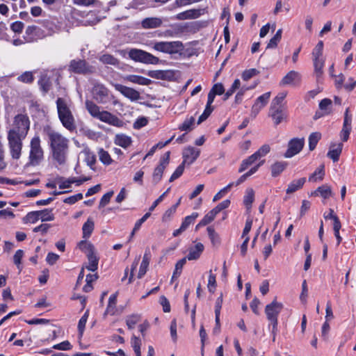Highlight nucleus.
<instances>
[{
	"mask_svg": "<svg viewBox=\"0 0 356 356\" xmlns=\"http://www.w3.org/2000/svg\"><path fill=\"white\" fill-rule=\"evenodd\" d=\"M43 134L47 138L53 159L59 165L65 164L68 154L69 140L50 126L43 128Z\"/></svg>",
	"mask_w": 356,
	"mask_h": 356,
	"instance_id": "obj_1",
	"label": "nucleus"
},
{
	"mask_svg": "<svg viewBox=\"0 0 356 356\" xmlns=\"http://www.w3.org/2000/svg\"><path fill=\"white\" fill-rule=\"evenodd\" d=\"M86 107L88 113L93 118H97L102 122L117 127H122L124 124L122 120L111 113L106 111H100V107L92 101L87 100L86 102Z\"/></svg>",
	"mask_w": 356,
	"mask_h": 356,
	"instance_id": "obj_2",
	"label": "nucleus"
},
{
	"mask_svg": "<svg viewBox=\"0 0 356 356\" xmlns=\"http://www.w3.org/2000/svg\"><path fill=\"white\" fill-rule=\"evenodd\" d=\"M56 108L58 118L62 125L69 131L76 129L75 119L70 108V104L67 99L58 97L56 100Z\"/></svg>",
	"mask_w": 356,
	"mask_h": 356,
	"instance_id": "obj_3",
	"label": "nucleus"
},
{
	"mask_svg": "<svg viewBox=\"0 0 356 356\" xmlns=\"http://www.w3.org/2000/svg\"><path fill=\"white\" fill-rule=\"evenodd\" d=\"M31 120L25 110L15 115L13 120L12 128L8 132L26 136L30 130Z\"/></svg>",
	"mask_w": 356,
	"mask_h": 356,
	"instance_id": "obj_4",
	"label": "nucleus"
},
{
	"mask_svg": "<svg viewBox=\"0 0 356 356\" xmlns=\"http://www.w3.org/2000/svg\"><path fill=\"white\" fill-rule=\"evenodd\" d=\"M127 54L129 58L145 64L156 65L159 63V58L152 54L142 49L132 48L122 51V54L125 56Z\"/></svg>",
	"mask_w": 356,
	"mask_h": 356,
	"instance_id": "obj_5",
	"label": "nucleus"
},
{
	"mask_svg": "<svg viewBox=\"0 0 356 356\" xmlns=\"http://www.w3.org/2000/svg\"><path fill=\"white\" fill-rule=\"evenodd\" d=\"M29 165L35 166L39 165L44 159V150L41 146V140L39 136H34L30 142Z\"/></svg>",
	"mask_w": 356,
	"mask_h": 356,
	"instance_id": "obj_6",
	"label": "nucleus"
},
{
	"mask_svg": "<svg viewBox=\"0 0 356 356\" xmlns=\"http://www.w3.org/2000/svg\"><path fill=\"white\" fill-rule=\"evenodd\" d=\"M149 45L155 51L168 54H177L184 49V45L180 41H152Z\"/></svg>",
	"mask_w": 356,
	"mask_h": 356,
	"instance_id": "obj_7",
	"label": "nucleus"
},
{
	"mask_svg": "<svg viewBox=\"0 0 356 356\" xmlns=\"http://www.w3.org/2000/svg\"><path fill=\"white\" fill-rule=\"evenodd\" d=\"M26 136L8 132V142L10 153L13 159H19L22 154L23 140Z\"/></svg>",
	"mask_w": 356,
	"mask_h": 356,
	"instance_id": "obj_8",
	"label": "nucleus"
},
{
	"mask_svg": "<svg viewBox=\"0 0 356 356\" xmlns=\"http://www.w3.org/2000/svg\"><path fill=\"white\" fill-rule=\"evenodd\" d=\"M283 309V304L278 302L274 300L272 302L267 305L265 307V314L267 319L270 322V325L273 327V332H275L278 324L277 317L279 314Z\"/></svg>",
	"mask_w": 356,
	"mask_h": 356,
	"instance_id": "obj_9",
	"label": "nucleus"
},
{
	"mask_svg": "<svg viewBox=\"0 0 356 356\" xmlns=\"http://www.w3.org/2000/svg\"><path fill=\"white\" fill-rule=\"evenodd\" d=\"M68 70L70 72L79 74H90L95 72V67L90 65L85 60L74 59L70 63Z\"/></svg>",
	"mask_w": 356,
	"mask_h": 356,
	"instance_id": "obj_10",
	"label": "nucleus"
},
{
	"mask_svg": "<svg viewBox=\"0 0 356 356\" xmlns=\"http://www.w3.org/2000/svg\"><path fill=\"white\" fill-rule=\"evenodd\" d=\"M170 152H166L160 159L159 164L154 168L152 182L157 184L162 179L163 172L170 162Z\"/></svg>",
	"mask_w": 356,
	"mask_h": 356,
	"instance_id": "obj_11",
	"label": "nucleus"
},
{
	"mask_svg": "<svg viewBox=\"0 0 356 356\" xmlns=\"http://www.w3.org/2000/svg\"><path fill=\"white\" fill-rule=\"evenodd\" d=\"M304 138H293L288 145V149L284 154L286 158H291L298 154L303 148Z\"/></svg>",
	"mask_w": 356,
	"mask_h": 356,
	"instance_id": "obj_12",
	"label": "nucleus"
},
{
	"mask_svg": "<svg viewBox=\"0 0 356 356\" xmlns=\"http://www.w3.org/2000/svg\"><path fill=\"white\" fill-rule=\"evenodd\" d=\"M92 93L99 103H105L108 99L109 90L104 85L96 83L92 89Z\"/></svg>",
	"mask_w": 356,
	"mask_h": 356,
	"instance_id": "obj_13",
	"label": "nucleus"
},
{
	"mask_svg": "<svg viewBox=\"0 0 356 356\" xmlns=\"http://www.w3.org/2000/svg\"><path fill=\"white\" fill-rule=\"evenodd\" d=\"M113 86L116 90L120 92L122 95L129 99L131 101H137L140 98L139 92L132 88H129L119 83H115L113 84Z\"/></svg>",
	"mask_w": 356,
	"mask_h": 356,
	"instance_id": "obj_14",
	"label": "nucleus"
},
{
	"mask_svg": "<svg viewBox=\"0 0 356 356\" xmlns=\"http://www.w3.org/2000/svg\"><path fill=\"white\" fill-rule=\"evenodd\" d=\"M207 12V8L190 9L177 14L175 19L177 20L196 19Z\"/></svg>",
	"mask_w": 356,
	"mask_h": 356,
	"instance_id": "obj_15",
	"label": "nucleus"
},
{
	"mask_svg": "<svg viewBox=\"0 0 356 356\" xmlns=\"http://www.w3.org/2000/svg\"><path fill=\"white\" fill-rule=\"evenodd\" d=\"M270 97V92H267L257 98L251 110V115L253 118H255L259 111L267 104Z\"/></svg>",
	"mask_w": 356,
	"mask_h": 356,
	"instance_id": "obj_16",
	"label": "nucleus"
},
{
	"mask_svg": "<svg viewBox=\"0 0 356 356\" xmlns=\"http://www.w3.org/2000/svg\"><path fill=\"white\" fill-rule=\"evenodd\" d=\"M200 150L192 146H188L184 149L182 156L184 164H192L200 156Z\"/></svg>",
	"mask_w": 356,
	"mask_h": 356,
	"instance_id": "obj_17",
	"label": "nucleus"
},
{
	"mask_svg": "<svg viewBox=\"0 0 356 356\" xmlns=\"http://www.w3.org/2000/svg\"><path fill=\"white\" fill-rule=\"evenodd\" d=\"M269 116L272 118L275 125H278L287 118L284 107L270 106Z\"/></svg>",
	"mask_w": 356,
	"mask_h": 356,
	"instance_id": "obj_18",
	"label": "nucleus"
},
{
	"mask_svg": "<svg viewBox=\"0 0 356 356\" xmlns=\"http://www.w3.org/2000/svg\"><path fill=\"white\" fill-rule=\"evenodd\" d=\"M204 247L202 243H197L194 246L190 247L188 248V254L186 257V259L191 260H197L200 258L201 254L204 251Z\"/></svg>",
	"mask_w": 356,
	"mask_h": 356,
	"instance_id": "obj_19",
	"label": "nucleus"
},
{
	"mask_svg": "<svg viewBox=\"0 0 356 356\" xmlns=\"http://www.w3.org/2000/svg\"><path fill=\"white\" fill-rule=\"evenodd\" d=\"M300 74L296 71H290L281 81V84L285 85H294L300 81Z\"/></svg>",
	"mask_w": 356,
	"mask_h": 356,
	"instance_id": "obj_20",
	"label": "nucleus"
},
{
	"mask_svg": "<svg viewBox=\"0 0 356 356\" xmlns=\"http://www.w3.org/2000/svg\"><path fill=\"white\" fill-rule=\"evenodd\" d=\"M163 21L159 17H147L142 22V26L144 29H156L160 27Z\"/></svg>",
	"mask_w": 356,
	"mask_h": 356,
	"instance_id": "obj_21",
	"label": "nucleus"
},
{
	"mask_svg": "<svg viewBox=\"0 0 356 356\" xmlns=\"http://www.w3.org/2000/svg\"><path fill=\"white\" fill-rule=\"evenodd\" d=\"M343 144H332L330 147V150L327 152V156L332 159L334 162H336L339 160V156L342 152Z\"/></svg>",
	"mask_w": 356,
	"mask_h": 356,
	"instance_id": "obj_22",
	"label": "nucleus"
},
{
	"mask_svg": "<svg viewBox=\"0 0 356 356\" xmlns=\"http://www.w3.org/2000/svg\"><path fill=\"white\" fill-rule=\"evenodd\" d=\"M150 258H151L150 252H149V250H146V251L144 254L143 261L141 262L138 275V277L139 279L142 278L146 273L149 264Z\"/></svg>",
	"mask_w": 356,
	"mask_h": 356,
	"instance_id": "obj_23",
	"label": "nucleus"
},
{
	"mask_svg": "<svg viewBox=\"0 0 356 356\" xmlns=\"http://www.w3.org/2000/svg\"><path fill=\"white\" fill-rule=\"evenodd\" d=\"M124 79L127 81L142 86H147L151 83V80L147 78L134 74L127 75Z\"/></svg>",
	"mask_w": 356,
	"mask_h": 356,
	"instance_id": "obj_24",
	"label": "nucleus"
},
{
	"mask_svg": "<svg viewBox=\"0 0 356 356\" xmlns=\"http://www.w3.org/2000/svg\"><path fill=\"white\" fill-rule=\"evenodd\" d=\"M306 181L305 177L292 181L286 190L287 194H291L301 188Z\"/></svg>",
	"mask_w": 356,
	"mask_h": 356,
	"instance_id": "obj_25",
	"label": "nucleus"
},
{
	"mask_svg": "<svg viewBox=\"0 0 356 356\" xmlns=\"http://www.w3.org/2000/svg\"><path fill=\"white\" fill-rule=\"evenodd\" d=\"M114 143L115 145L123 148H127L131 143V138L124 134H117L115 137Z\"/></svg>",
	"mask_w": 356,
	"mask_h": 356,
	"instance_id": "obj_26",
	"label": "nucleus"
},
{
	"mask_svg": "<svg viewBox=\"0 0 356 356\" xmlns=\"http://www.w3.org/2000/svg\"><path fill=\"white\" fill-rule=\"evenodd\" d=\"M264 161L259 162L255 166L252 168L249 171L241 175L236 182H233L234 184V186H237L242 184L243 182H244L248 177H249L258 170L259 168L264 163Z\"/></svg>",
	"mask_w": 356,
	"mask_h": 356,
	"instance_id": "obj_27",
	"label": "nucleus"
},
{
	"mask_svg": "<svg viewBox=\"0 0 356 356\" xmlns=\"http://www.w3.org/2000/svg\"><path fill=\"white\" fill-rule=\"evenodd\" d=\"M325 166L324 165H321L314 173H312L309 177V181L311 182H317L319 181H322L325 176Z\"/></svg>",
	"mask_w": 356,
	"mask_h": 356,
	"instance_id": "obj_28",
	"label": "nucleus"
},
{
	"mask_svg": "<svg viewBox=\"0 0 356 356\" xmlns=\"http://www.w3.org/2000/svg\"><path fill=\"white\" fill-rule=\"evenodd\" d=\"M99 60L100 62L105 65L117 66L120 63V61L118 58L108 54H104L102 55L99 56Z\"/></svg>",
	"mask_w": 356,
	"mask_h": 356,
	"instance_id": "obj_29",
	"label": "nucleus"
},
{
	"mask_svg": "<svg viewBox=\"0 0 356 356\" xmlns=\"http://www.w3.org/2000/svg\"><path fill=\"white\" fill-rule=\"evenodd\" d=\"M95 224L91 218H88L82 227L83 237L89 238L94 230Z\"/></svg>",
	"mask_w": 356,
	"mask_h": 356,
	"instance_id": "obj_30",
	"label": "nucleus"
},
{
	"mask_svg": "<svg viewBox=\"0 0 356 356\" xmlns=\"http://www.w3.org/2000/svg\"><path fill=\"white\" fill-rule=\"evenodd\" d=\"M38 83L40 86L41 90L47 93L49 91L51 86V82L50 78L47 76V74H43L41 75V77L38 81Z\"/></svg>",
	"mask_w": 356,
	"mask_h": 356,
	"instance_id": "obj_31",
	"label": "nucleus"
},
{
	"mask_svg": "<svg viewBox=\"0 0 356 356\" xmlns=\"http://www.w3.org/2000/svg\"><path fill=\"white\" fill-rule=\"evenodd\" d=\"M254 200V191L252 188H248L245 191V195L243 198V203L248 210L252 207V204Z\"/></svg>",
	"mask_w": 356,
	"mask_h": 356,
	"instance_id": "obj_32",
	"label": "nucleus"
},
{
	"mask_svg": "<svg viewBox=\"0 0 356 356\" xmlns=\"http://www.w3.org/2000/svg\"><path fill=\"white\" fill-rule=\"evenodd\" d=\"M88 264L86 266V268L90 271H95L98 267L99 259L96 256L95 253L87 255Z\"/></svg>",
	"mask_w": 356,
	"mask_h": 356,
	"instance_id": "obj_33",
	"label": "nucleus"
},
{
	"mask_svg": "<svg viewBox=\"0 0 356 356\" xmlns=\"http://www.w3.org/2000/svg\"><path fill=\"white\" fill-rule=\"evenodd\" d=\"M78 246L79 248L86 254V256L95 253L94 246L90 242L82 241L79 243Z\"/></svg>",
	"mask_w": 356,
	"mask_h": 356,
	"instance_id": "obj_34",
	"label": "nucleus"
},
{
	"mask_svg": "<svg viewBox=\"0 0 356 356\" xmlns=\"http://www.w3.org/2000/svg\"><path fill=\"white\" fill-rule=\"evenodd\" d=\"M117 304V294H113L109 297L108 304L106 309V313L113 315L115 312V306Z\"/></svg>",
	"mask_w": 356,
	"mask_h": 356,
	"instance_id": "obj_35",
	"label": "nucleus"
},
{
	"mask_svg": "<svg viewBox=\"0 0 356 356\" xmlns=\"http://www.w3.org/2000/svg\"><path fill=\"white\" fill-rule=\"evenodd\" d=\"M140 315L134 314L127 316L126 324L129 330L135 327V325L140 321Z\"/></svg>",
	"mask_w": 356,
	"mask_h": 356,
	"instance_id": "obj_36",
	"label": "nucleus"
},
{
	"mask_svg": "<svg viewBox=\"0 0 356 356\" xmlns=\"http://www.w3.org/2000/svg\"><path fill=\"white\" fill-rule=\"evenodd\" d=\"M286 166L284 162H276L271 166V175L273 177H277L282 173Z\"/></svg>",
	"mask_w": 356,
	"mask_h": 356,
	"instance_id": "obj_37",
	"label": "nucleus"
},
{
	"mask_svg": "<svg viewBox=\"0 0 356 356\" xmlns=\"http://www.w3.org/2000/svg\"><path fill=\"white\" fill-rule=\"evenodd\" d=\"M38 211L39 215V219H40L42 222L51 221L54 219V216L52 213V209H46Z\"/></svg>",
	"mask_w": 356,
	"mask_h": 356,
	"instance_id": "obj_38",
	"label": "nucleus"
},
{
	"mask_svg": "<svg viewBox=\"0 0 356 356\" xmlns=\"http://www.w3.org/2000/svg\"><path fill=\"white\" fill-rule=\"evenodd\" d=\"M98 156L100 161L104 165H108L113 161L108 152L105 151L104 149H100L99 150Z\"/></svg>",
	"mask_w": 356,
	"mask_h": 356,
	"instance_id": "obj_39",
	"label": "nucleus"
},
{
	"mask_svg": "<svg viewBox=\"0 0 356 356\" xmlns=\"http://www.w3.org/2000/svg\"><path fill=\"white\" fill-rule=\"evenodd\" d=\"M332 100L327 98L322 99L319 104V108L323 115H327L331 112Z\"/></svg>",
	"mask_w": 356,
	"mask_h": 356,
	"instance_id": "obj_40",
	"label": "nucleus"
},
{
	"mask_svg": "<svg viewBox=\"0 0 356 356\" xmlns=\"http://www.w3.org/2000/svg\"><path fill=\"white\" fill-rule=\"evenodd\" d=\"M316 194H319L321 197H323L325 199L328 198L332 195V190L330 186L328 185H323L316 189L315 191Z\"/></svg>",
	"mask_w": 356,
	"mask_h": 356,
	"instance_id": "obj_41",
	"label": "nucleus"
},
{
	"mask_svg": "<svg viewBox=\"0 0 356 356\" xmlns=\"http://www.w3.org/2000/svg\"><path fill=\"white\" fill-rule=\"evenodd\" d=\"M195 122V118L191 116L189 118H186L184 122L179 127V129L181 131H191L193 128V124Z\"/></svg>",
	"mask_w": 356,
	"mask_h": 356,
	"instance_id": "obj_42",
	"label": "nucleus"
},
{
	"mask_svg": "<svg viewBox=\"0 0 356 356\" xmlns=\"http://www.w3.org/2000/svg\"><path fill=\"white\" fill-rule=\"evenodd\" d=\"M321 135L318 132L312 133L309 137V148L310 150H314L321 139Z\"/></svg>",
	"mask_w": 356,
	"mask_h": 356,
	"instance_id": "obj_43",
	"label": "nucleus"
},
{
	"mask_svg": "<svg viewBox=\"0 0 356 356\" xmlns=\"http://www.w3.org/2000/svg\"><path fill=\"white\" fill-rule=\"evenodd\" d=\"M270 150V147L268 145L265 144L262 145L257 152H255L252 155L257 161L261 157L266 156Z\"/></svg>",
	"mask_w": 356,
	"mask_h": 356,
	"instance_id": "obj_44",
	"label": "nucleus"
},
{
	"mask_svg": "<svg viewBox=\"0 0 356 356\" xmlns=\"http://www.w3.org/2000/svg\"><path fill=\"white\" fill-rule=\"evenodd\" d=\"M282 38V29L277 30L275 35L270 40L267 44V48L273 49L277 46L278 42L280 41Z\"/></svg>",
	"mask_w": 356,
	"mask_h": 356,
	"instance_id": "obj_45",
	"label": "nucleus"
},
{
	"mask_svg": "<svg viewBox=\"0 0 356 356\" xmlns=\"http://www.w3.org/2000/svg\"><path fill=\"white\" fill-rule=\"evenodd\" d=\"M256 161V159L254 157L252 154L248 157L247 159L243 160L238 169V172H242L245 171L250 165L253 164Z\"/></svg>",
	"mask_w": 356,
	"mask_h": 356,
	"instance_id": "obj_46",
	"label": "nucleus"
},
{
	"mask_svg": "<svg viewBox=\"0 0 356 356\" xmlns=\"http://www.w3.org/2000/svg\"><path fill=\"white\" fill-rule=\"evenodd\" d=\"M314 71L316 76L318 78L323 74V67L324 66V60L322 59H313Z\"/></svg>",
	"mask_w": 356,
	"mask_h": 356,
	"instance_id": "obj_47",
	"label": "nucleus"
},
{
	"mask_svg": "<svg viewBox=\"0 0 356 356\" xmlns=\"http://www.w3.org/2000/svg\"><path fill=\"white\" fill-rule=\"evenodd\" d=\"M323 49V41H319L312 51L313 59H322Z\"/></svg>",
	"mask_w": 356,
	"mask_h": 356,
	"instance_id": "obj_48",
	"label": "nucleus"
},
{
	"mask_svg": "<svg viewBox=\"0 0 356 356\" xmlns=\"http://www.w3.org/2000/svg\"><path fill=\"white\" fill-rule=\"evenodd\" d=\"M88 316H89V312H88V310H87L79 321L78 330H79V334L80 337H81L83 334Z\"/></svg>",
	"mask_w": 356,
	"mask_h": 356,
	"instance_id": "obj_49",
	"label": "nucleus"
},
{
	"mask_svg": "<svg viewBox=\"0 0 356 356\" xmlns=\"http://www.w3.org/2000/svg\"><path fill=\"white\" fill-rule=\"evenodd\" d=\"M198 217V213L196 212L193 213L191 216H188L185 217L183 220L181 226L182 229H185V230L188 227V226L193 223L195 220Z\"/></svg>",
	"mask_w": 356,
	"mask_h": 356,
	"instance_id": "obj_50",
	"label": "nucleus"
},
{
	"mask_svg": "<svg viewBox=\"0 0 356 356\" xmlns=\"http://www.w3.org/2000/svg\"><path fill=\"white\" fill-rule=\"evenodd\" d=\"M17 80L25 83H31L34 81V76L31 72H25L17 77Z\"/></svg>",
	"mask_w": 356,
	"mask_h": 356,
	"instance_id": "obj_51",
	"label": "nucleus"
},
{
	"mask_svg": "<svg viewBox=\"0 0 356 356\" xmlns=\"http://www.w3.org/2000/svg\"><path fill=\"white\" fill-rule=\"evenodd\" d=\"M217 214L212 210L207 213L198 223V225H207L212 222Z\"/></svg>",
	"mask_w": 356,
	"mask_h": 356,
	"instance_id": "obj_52",
	"label": "nucleus"
},
{
	"mask_svg": "<svg viewBox=\"0 0 356 356\" xmlns=\"http://www.w3.org/2000/svg\"><path fill=\"white\" fill-rule=\"evenodd\" d=\"M209 237L213 245L220 243V237L212 227H207Z\"/></svg>",
	"mask_w": 356,
	"mask_h": 356,
	"instance_id": "obj_53",
	"label": "nucleus"
},
{
	"mask_svg": "<svg viewBox=\"0 0 356 356\" xmlns=\"http://www.w3.org/2000/svg\"><path fill=\"white\" fill-rule=\"evenodd\" d=\"M286 94L285 92L279 93L272 101L270 104V106H278V107H284L282 102L286 97Z\"/></svg>",
	"mask_w": 356,
	"mask_h": 356,
	"instance_id": "obj_54",
	"label": "nucleus"
},
{
	"mask_svg": "<svg viewBox=\"0 0 356 356\" xmlns=\"http://www.w3.org/2000/svg\"><path fill=\"white\" fill-rule=\"evenodd\" d=\"M186 262V258H183L177 262V264L175 265V269L173 275H172V279L176 278L180 275L182 268H183L184 266L185 265Z\"/></svg>",
	"mask_w": 356,
	"mask_h": 356,
	"instance_id": "obj_55",
	"label": "nucleus"
},
{
	"mask_svg": "<svg viewBox=\"0 0 356 356\" xmlns=\"http://www.w3.org/2000/svg\"><path fill=\"white\" fill-rule=\"evenodd\" d=\"M241 81L239 79H236L232 83L231 88L225 92L224 100L227 99L229 97H231L234 92L240 88Z\"/></svg>",
	"mask_w": 356,
	"mask_h": 356,
	"instance_id": "obj_56",
	"label": "nucleus"
},
{
	"mask_svg": "<svg viewBox=\"0 0 356 356\" xmlns=\"http://www.w3.org/2000/svg\"><path fill=\"white\" fill-rule=\"evenodd\" d=\"M234 183H229L227 186L221 189L218 193H217L214 195L213 201L216 202L221 199L227 193H228V191L232 188V187L234 186Z\"/></svg>",
	"mask_w": 356,
	"mask_h": 356,
	"instance_id": "obj_57",
	"label": "nucleus"
},
{
	"mask_svg": "<svg viewBox=\"0 0 356 356\" xmlns=\"http://www.w3.org/2000/svg\"><path fill=\"white\" fill-rule=\"evenodd\" d=\"M208 289L211 293H213L216 287V275L209 271V280H208Z\"/></svg>",
	"mask_w": 356,
	"mask_h": 356,
	"instance_id": "obj_58",
	"label": "nucleus"
},
{
	"mask_svg": "<svg viewBox=\"0 0 356 356\" xmlns=\"http://www.w3.org/2000/svg\"><path fill=\"white\" fill-rule=\"evenodd\" d=\"M184 166L185 164L184 163H181L175 170V171L173 172V174L171 175L169 181L172 182L175 181V179H178L184 172Z\"/></svg>",
	"mask_w": 356,
	"mask_h": 356,
	"instance_id": "obj_59",
	"label": "nucleus"
},
{
	"mask_svg": "<svg viewBox=\"0 0 356 356\" xmlns=\"http://www.w3.org/2000/svg\"><path fill=\"white\" fill-rule=\"evenodd\" d=\"M259 74V71L254 68H252V69H249V70H245L243 74H242V79L244 80V81H248L249 79H250L252 77L256 76L257 74Z\"/></svg>",
	"mask_w": 356,
	"mask_h": 356,
	"instance_id": "obj_60",
	"label": "nucleus"
},
{
	"mask_svg": "<svg viewBox=\"0 0 356 356\" xmlns=\"http://www.w3.org/2000/svg\"><path fill=\"white\" fill-rule=\"evenodd\" d=\"M74 180H70V179L63 180V177H58L56 179V182L59 184V188L60 189L70 188L72 184H74Z\"/></svg>",
	"mask_w": 356,
	"mask_h": 356,
	"instance_id": "obj_61",
	"label": "nucleus"
},
{
	"mask_svg": "<svg viewBox=\"0 0 356 356\" xmlns=\"http://www.w3.org/2000/svg\"><path fill=\"white\" fill-rule=\"evenodd\" d=\"M72 346L68 341H64L60 343L55 344L53 346L54 349L60 350H71Z\"/></svg>",
	"mask_w": 356,
	"mask_h": 356,
	"instance_id": "obj_62",
	"label": "nucleus"
},
{
	"mask_svg": "<svg viewBox=\"0 0 356 356\" xmlns=\"http://www.w3.org/2000/svg\"><path fill=\"white\" fill-rule=\"evenodd\" d=\"M25 220L26 222L35 223L39 220L38 211H36L28 213L25 216Z\"/></svg>",
	"mask_w": 356,
	"mask_h": 356,
	"instance_id": "obj_63",
	"label": "nucleus"
},
{
	"mask_svg": "<svg viewBox=\"0 0 356 356\" xmlns=\"http://www.w3.org/2000/svg\"><path fill=\"white\" fill-rule=\"evenodd\" d=\"M230 205V200H225L222 201V202L219 203L216 207L213 209V211L218 214L223 209H225L229 207Z\"/></svg>",
	"mask_w": 356,
	"mask_h": 356,
	"instance_id": "obj_64",
	"label": "nucleus"
}]
</instances>
